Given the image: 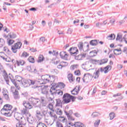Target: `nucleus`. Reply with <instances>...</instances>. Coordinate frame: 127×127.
<instances>
[{
  "instance_id": "680f3d73",
  "label": "nucleus",
  "mask_w": 127,
  "mask_h": 127,
  "mask_svg": "<svg viewBox=\"0 0 127 127\" xmlns=\"http://www.w3.org/2000/svg\"><path fill=\"white\" fill-rule=\"evenodd\" d=\"M123 39H124L126 43H127V35H125L124 36V38Z\"/></svg>"
},
{
  "instance_id": "4d7b16f0",
  "label": "nucleus",
  "mask_w": 127,
  "mask_h": 127,
  "mask_svg": "<svg viewBox=\"0 0 127 127\" xmlns=\"http://www.w3.org/2000/svg\"><path fill=\"white\" fill-rule=\"evenodd\" d=\"M11 62H12L13 64H14V66L15 68H16V66H15V65H16V61H15L14 60H11Z\"/></svg>"
},
{
  "instance_id": "a878e982",
  "label": "nucleus",
  "mask_w": 127,
  "mask_h": 127,
  "mask_svg": "<svg viewBox=\"0 0 127 127\" xmlns=\"http://www.w3.org/2000/svg\"><path fill=\"white\" fill-rule=\"evenodd\" d=\"M90 44L92 46H96L98 45V41L97 40H92L90 41Z\"/></svg>"
},
{
  "instance_id": "ddd939ff",
  "label": "nucleus",
  "mask_w": 127,
  "mask_h": 127,
  "mask_svg": "<svg viewBox=\"0 0 127 127\" xmlns=\"http://www.w3.org/2000/svg\"><path fill=\"white\" fill-rule=\"evenodd\" d=\"M3 77L6 82V84L8 85V83L9 82V80L8 79V75H7V73H6V71H5V70L3 71Z\"/></svg>"
},
{
  "instance_id": "dca6fc26",
  "label": "nucleus",
  "mask_w": 127,
  "mask_h": 127,
  "mask_svg": "<svg viewBox=\"0 0 127 127\" xmlns=\"http://www.w3.org/2000/svg\"><path fill=\"white\" fill-rule=\"evenodd\" d=\"M9 76H11V74L9 73ZM9 79H10L12 83H13V85L16 87L17 89H18V85L16 83V79H12L10 76H9Z\"/></svg>"
},
{
  "instance_id": "f03ea898",
  "label": "nucleus",
  "mask_w": 127,
  "mask_h": 127,
  "mask_svg": "<svg viewBox=\"0 0 127 127\" xmlns=\"http://www.w3.org/2000/svg\"><path fill=\"white\" fill-rule=\"evenodd\" d=\"M11 109H12V106L9 104H6L4 105L3 108L1 110V112H2V111L8 112L4 113V116L5 117H11V115L14 112V110H11Z\"/></svg>"
},
{
  "instance_id": "6ab92c4d",
  "label": "nucleus",
  "mask_w": 127,
  "mask_h": 127,
  "mask_svg": "<svg viewBox=\"0 0 127 127\" xmlns=\"http://www.w3.org/2000/svg\"><path fill=\"white\" fill-rule=\"evenodd\" d=\"M113 97L114 98H116V97H120L118 99H116V101H121V100H123L124 99V97L122 96V93H120L113 95Z\"/></svg>"
},
{
  "instance_id": "13d9d810",
  "label": "nucleus",
  "mask_w": 127,
  "mask_h": 127,
  "mask_svg": "<svg viewBox=\"0 0 127 127\" xmlns=\"http://www.w3.org/2000/svg\"><path fill=\"white\" fill-rule=\"evenodd\" d=\"M57 95H60V96H62V95H63V91L59 90V92H58V94Z\"/></svg>"
},
{
  "instance_id": "58836bf2",
  "label": "nucleus",
  "mask_w": 127,
  "mask_h": 127,
  "mask_svg": "<svg viewBox=\"0 0 127 127\" xmlns=\"http://www.w3.org/2000/svg\"><path fill=\"white\" fill-rule=\"evenodd\" d=\"M28 56H29V54L27 53L26 52H24L22 54L21 57H25V58H26V57H28Z\"/></svg>"
},
{
  "instance_id": "c03bdc74",
  "label": "nucleus",
  "mask_w": 127,
  "mask_h": 127,
  "mask_svg": "<svg viewBox=\"0 0 127 127\" xmlns=\"http://www.w3.org/2000/svg\"><path fill=\"white\" fill-rule=\"evenodd\" d=\"M42 94L43 95H47L48 94V91L45 89V88H43L42 90Z\"/></svg>"
},
{
  "instance_id": "f704fd0d",
  "label": "nucleus",
  "mask_w": 127,
  "mask_h": 127,
  "mask_svg": "<svg viewBox=\"0 0 127 127\" xmlns=\"http://www.w3.org/2000/svg\"><path fill=\"white\" fill-rule=\"evenodd\" d=\"M76 90V88H74L71 91V93L72 94V95H73L74 96L76 95H78V94H79V91H76L75 90Z\"/></svg>"
},
{
  "instance_id": "9d476101",
  "label": "nucleus",
  "mask_w": 127,
  "mask_h": 127,
  "mask_svg": "<svg viewBox=\"0 0 127 127\" xmlns=\"http://www.w3.org/2000/svg\"><path fill=\"white\" fill-rule=\"evenodd\" d=\"M29 80V87L30 86H33L32 87L33 89H36V88H39V86L36 85L37 84V81L36 80H31V79H28Z\"/></svg>"
},
{
  "instance_id": "a19ab883",
  "label": "nucleus",
  "mask_w": 127,
  "mask_h": 127,
  "mask_svg": "<svg viewBox=\"0 0 127 127\" xmlns=\"http://www.w3.org/2000/svg\"><path fill=\"white\" fill-rule=\"evenodd\" d=\"M100 123H101V120H98L95 121L94 123V127H99V125H100Z\"/></svg>"
},
{
  "instance_id": "864d4df0",
  "label": "nucleus",
  "mask_w": 127,
  "mask_h": 127,
  "mask_svg": "<svg viewBox=\"0 0 127 127\" xmlns=\"http://www.w3.org/2000/svg\"><path fill=\"white\" fill-rule=\"evenodd\" d=\"M26 112H27L26 109H23L21 110V113L22 114V115H25V114H26Z\"/></svg>"
},
{
  "instance_id": "e2e57ef3",
  "label": "nucleus",
  "mask_w": 127,
  "mask_h": 127,
  "mask_svg": "<svg viewBox=\"0 0 127 127\" xmlns=\"http://www.w3.org/2000/svg\"><path fill=\"white\" fill-rule=\"evenodd\" d=\"M99 69V72L100 71V72H101V73H103V72H105V69L103 68V67H100Z\"/></svg>"
},
{
  "instance_id": "423d86ee",
  "label": "nucleus",
  "mask_w": 127,
  "mask_h": 127,
  "mask_svg": "<svg viewBox=\"0 0 127 127\" xmlns=\"http://www.w3.org/2000/svg\"><path fill=\"white\" fill-rule=\"evenodd\" d=\"M49 78L50 79H48L47 78H44V76H42L41 77L42 80L40 81L39 82H41L40 84L41 85L42 84H45L46 83H49L50 82H52V80H51V79H54V78L52 76H49Z\"/></svg>"
},
{
  "instance_id": "39448f33",
  "label": "nucleus",
  "mask_w": 127,
  "mask_h": 127,
  "mask_svg": "<svg viewBox=\"0 0 127 127\" xmlns=\"http://www.w3.org/2000/svg\"><path fill=\"white\" fill-rule=\"evenodd\" d=\"M71 56H75L77 54H79V50L77 49V47H72L68 50Z\"/></svg>"
},
{
  "instance_id": "052dcab7",
  "label": "nucleus",
  "mask_w": 127,
  "mask_h": 127,
  "mask_svg": "<svg viewBox=\"0 0 127 127\" xmlns=\"http://www.w3.org/2000/svg\"><path fill=\"white\" fill-rule=\"evenodd\" d=\"M16 81H17V80H23V79H22V78H21V77H20V76H18V75H17V76H16Z\"/></svg>"
},
{
  "instance_id": "69168bd1",
  "label": "nucleus",
  "mask_w": 127,
  "mask_h": 127,
  "mask_svg": "<svg viewBox=\"0 0 127 127\" xmlns=\"http://www.w3.org/2000/svg\"><path fill=\"white\" fill-rule=\"evenodd\" d=\"M67 33H68L69 34H71L72 33V29H71L70 28H69L67 30Z\"/></svg>"
},
{
  "instance_id": "4c0bfd02",
  "label": "nucleus",
  "mask_w": 127,
  "mask_h": 127,
  "mask_svg": "<svg viewBox=\"0 0 127 127\" xmlns=\"http://www.w3.org/2000/svg\"><path fill=\"white\" fill-rule=\"evenodd\" d=\"M8 36H9L10 38H15L16 37V34L13 33H9L8 35Z\"/></svg>"
},
{
  "instance_id": "4468645a",
  "label": "nucleus",
  "mask_w": 127,
  "mask_h": 127,
  "mask_svg": "<svg viewBox=\"0 0 127 127\" xmlns=\"http://www.w3.org/2000/svg\"><path fill=\"white\" fill-rule=\"evenodd\" d=\"M67 79L69 81V83H73L75 81V77H73V74L69 73L67 75Z\"/></svg>"
},
{
  "instance_id": "a211bd4d",
  "label": "nucleus",
  "mask_w": 127,
  "mask_h": 127,
  "mask_svg": "<svg viewBox=\"0 0 127 127\" xmlns=\"http://www.w3.org/2000/svg\"><path fill=\"white\" fill-rule=\"evenodd\" d=\"M14 117L16 121H19L20 119L22 117L21 114L18 112H15L14 115Z\"/></svg>"
},
{
  "instance_id": "6e6d98bb",
  "label": "nucleus",
  "mask_w": 127,
  "mask_h": 127,
  "mask_svg": "<svg viewBox=\"0 0 127 127\" xmlns=\"http://www.w3.org/2000/svg\"><path fill=\"white\" fill-rule=\"evenodd\" d=\"M64 67H65V65L61 64L58 65V69H62Z\"/></svg>"
},
{
  "instance_id": "2f4dec72",
  "label": "nucleus",
  "mask_w": 127,
  "mask_h": 127,
  "mask_svg": "<svg viewBox=\"0 0 127 127\" xmlns=\"http://www.w3.org/2000/svg\"><path fill=\"white\" fill-rule=\"evenodd\" d=\"M5 42L4 40L2 38H0V48L1 47H3V45H4Z\"/></svg>"
},
{
  "instance_id": "9b49d317",
  "label": "nucleus",
  "mask_w": 127,
  "mask_h": 127,
  "mask_svg": "<svg viewBox=\"0 0 127 127\" xmlns=\"http://www.w3.org/2000/svg\"><path fill=\"white\" fill-rule=\"evenodd\" d=\"M73 57H74V59H75V60H82L83 59L86 57V54H80L77 56L76 55L75 56H73Z\"/></svg>"
},
{
  "instance_id": "c9c22d12",
  "label": "nucleus",
  "mask_w": 127,
  "mask_h": 127,
  "mask_svg": "<svg viewBox=\"0 0 127 127\" xmlns=\"http://www.w3.org/2000/svg\"><path fill=\"white\" fill-rule=\"evenodd\" d=\"M28 61H29V62H30V63H34L35 62V61L34 60V58H33L32 57H29L28 58Z\"/></svg>"
},
{
  "instance_id": "bb28decb",
  "label": "nucleus",
  "mask_w": 127,
  "mask_h": 127,
  "mask_svg": "<svg viewBox=\"0 0 127 127\" xmlns=\"http://www.w3.org/2000/svg\"><path fill=\"white\" fill-rule=\"evenodd\" d=\"M97 54V51L94 50L89 53L90 57H95Z\"/></svg>"
},
{
  "instance_id": "b1692460",
  "label": "nucleus",
  "mask_w": 127,
  "mask_h": 127,
  "mask_svg": "<svg viewBox=\"0 0 127 127\" xmlns=\"http://www.w3.org/2000/svg\"><path fill=\"white\" fill-rule=\"evenodd\" d=\"M100 74V69H98L95 72H94L93 76L94 79H97V78H99Z\"/></svg>"
},
{
  "instance_id": "bf43d9fd",
  "label": "nucleus",
  "mask_w": 127,
  "mask_h": 127,
  "mask_svg": "<svg viewBox=\"0 0 127 127\" xmlns=\"http://www.w3.org/2000/svg\"><path fill=\"white\" fill-rule=\"evenodd\" d=\"M53 55H54L55 56H58V52L53 51Z\"/></svg>"
},
{
  "instance_id": "e433bc0d",
  "label": "nucleus",
  "mask_w": 127,
  "mask_h": 127,
  "mask_svg": "<svg viewBox=\"0 0 127 127\" xmlns=\"http://www.w3.org/2000/svg\"><path fill=\"white\" fill-rule=\"evenodd\" d=\"M109 117H110V120H114V119H115V117H116V114H115V113L114 112H111L109 114Z\"/></svg>"
},
{
  "instance_id": "ea45409f",
  "label": "nucleus",
  "mask_w": 127,
  "mask_h": 127,
  "mask_svg": "<svg viewBox=\"0 0 127 127\" xmlns=\"http://www.w3.org/2000/svg\"><path fill=\"white\" fill-rule=\"evenodd\" d=\"M48 108L50 110V111H52V112H55V110L53 109V104H52V103H50L48 105Z\"/></svg>"
},
{
  "instance_id": "f3484780",
  "label": "nucleus",
  "mask_w": 127,
  "mask_h": 127,
  "mask_svg": "<svg viewBox=\"0 0 127 127\" xmlns=\"http://www.w3.org/2000/svg\"><path fill=\"white\" fill-rule=\"evenodd\" d=\"M16 63L17 64V65L18 66H19L20 65L23 66V65L25 64V62H24V61L22 60H19L16 61Z\"/></svg>"
},
{
  "instance_id": "0eeeda50",
  "label": "nucleus",
  "mask_w": 127,
  "mask_h": 127,
  "mask_svg": "<svg viewBox=\"0 0 127 127\" xmlns=\"http://www.w3.org/2000/svg\"><path fill=\"white\" fill-rule=\"evenodd\" d=\"M28 71L34 74H38V70L36 69V67L34 66H28L27 67Z\"/></svg>"
},
{
  "instance_id": "5701e85b",
  "label": "nucleus",
  "mask_w": 127,
  "mask_h": 127,
  "mask_svg": "<svg viewBox=\"0 0 127 127\" xmlns=\"http://www.w3.org/2000/svg\"><path fill=\"white\" fill-rule=\"evenodd\" d=\"M119 40L121 42H123V35L121 33H119L117 35L116 41Z\"/></svg>"
},
{
  "instance_id": "473e14b6",
  "label": "nucleus",
  "mask_w": 127,
  "mask_h": 127,
  "mask_svg": "<svg viewBox=\"0 0 127 127\" xmlns=\"http://www.w3.org/2000/svg\"><path fill=\"white\" fill-rule=\"evenodd\" d=\"M40 101V103L43 105V106H45V97H41Z\"/></svg>"
},
{
  "instance_id": "3c124183",
  "label": "nucleus",
  "mask_w": 127,
  "mask_h": 127,
  "mask_svg": "<svg viewBox=\"0 0 127 127\" xmlns=\"http://www.w3.org/2000/svg\"><path fill=\"white\" fill-rule=\"evenodd\" d=\"M59 86H60V87H62V88H65V86L66 85L63 82H60L59 84Z\"/></svg>"
},
{
  "instance_id": "79ce46f5",
  "label": "nucleus",
  "mask_w": 127,
  "mask_h": 127,
  "mask_svg": "<svg viewBox=\"0 0 127 127\" xmlns=\"http://www.w3.org/2000/svg\"><path fill=\"white\" fill-rule=\"evenodd\" d=\"M13 43H14V40H13L9 39L8 41V45H9V46L12 45V44H13Z\"/></svg>"
},
{
  "instance_id": "37998d69",
  "label": "nucleus",
  "mask_w": 127,
  "mask_h": 127,
  "mask_svg": "<svg viewBox=\"0 0 127 127\" xmlns=\"http://www.w3.org/2000/svg\"><path fill=\"white\" fill-rule=\"evenodd\" d=\"M39 42H42V43H44V42H45V37H41L40 38L39 40Z\"/></svg>"
},
{
  "instance_id": "6e6552de",
  "label": "nucleus",
  "mask_w": 127,
  "mask_h": 127,
  "mask_svg": "<svg viewBox=\"0 0 127 127\" xmlns=\"http://www.w3.org/2000/svg\"><path fill=\"white\" fill-rule=\"evenodd\" d=\"M17 82H20V83H21L25 88L29 87V79L17 80Z\"/></svg>"
},
{
  "instance_id": "09e8293b",
  "label": "nucleus",
  "mask_w": 127,
  "mask_h": 127,
  "mask_svg": "<svg viewBox=\"0 0 127 127\" xmlns=\"http://www.w3.org/2000/svg\"><path fill=\"white\" fill-rule=\"evenodd\" d=\"M75 75H76V76H80L81 75V73L80 72V71L78 70H75L74 71Z\"/></svg>"
},
{
  "instance_id": "cd10ccee",
  "label": "nucleus",
  "mask_w": 127,
  "mask_h": 127,
  "mask_svg": "<svg viewBox=\"0 0 127 127\" xmlns=\"http://www.w3.org/2000/svg\"><path fill=\"white\" fill-rule=\"evenodd\" d=\"M64 113L67 117V119L69 121H75V119L72 118V116L69 115V113L67 111H64Z\"/></svg>"
},
{
  "instance_id": "49530a36",
  "label": "nucleus",
  "mask_w": 127,
  "mask_h": 127,
  "mask_svg": "<svg viewBox=\"0 0 127 127\" xmlns=\"http://www.w3.org/2000/svg\"><path fill=\"white\" fill-rule=\"evenodd\" d=\"M41 115V113L40 112V111L39 110H37L36 111V117L38 118H39V117L38 116Z\"/></svg>"
},
{
  "instance_id": "a18cd8bd",
  "label": "nucleus",
  "mask_w": 127,
  "mask_h": 127,
  "mask_svg": "<svg viewBox=\"0 0 127 127\" xmlns=\"http://www.w3.org/2000/svg\"><path fill=\"white\" fill-rule=\"evenodd\" d=\"M56 127H63V125H62V124L59 122H56Z\"/></svg>"
},
{
  "instance_id": "c85d7f7f",
  "label": "nucleus",
  "mask_w": 127,
  "mask_h": 127,
  "mask_svg": "<svg viewBox=\"0 0 127 127\" xmlns=\"http://www.w3.org/2000/svg\"><path fill=\"white\" fill-rule=\"evenodd\" d=\"M50 92L53 96H54L56 92V89H55V88L53 86L51 88V89L50 90Z\"/></svg>"
},
{
  "instance_id": "c756f323",
  "label": "nucleus",
  "mask_w": 127,
  "mask_h": 127,
  "mask_svg": "<svg viewBox=\"0 0 127 127\" xmlns=\"http://www.w3.org/2000/svg\"><path fill=\"white\" fill-rule=\"evenodd\" d=\"M57 104L56 105V107H62V102H61V100L60 99H56Z\"/></svg>"
},
{
  "instance_id": "8fccbe9b",
  "label": "nucleus",
  "mask_w": 127,
  "mask_h": 127,
  "mask_svg": "<svg viewBox=\"0 0 127 127\" xmlns=\"http://www.w3.org/2000/svg\"><path fill=\"white\" fill-rule=\"evenodd\" d=\"M37 127H44V124H42V123H40L37 125ZM45 127H47L45 126Z\"/></svg>"
},
{
  "instance_id": "393cba45",
  "label": "nucleus",
  "mask_w": 127,
  "mask_h": 127,
  "mask_svg": "<svg viewBox=\"0 0 127 127\" xmlns=\"http://www.w3.org/2000/svg\"><path fill=\"white\" fill-rule=\"evenodd\" d=\"M44 57L42 55H40L38 57V60H37L38 63H40L43 61H44Z\"/></svg>"
},
{
  "instance_id": "2eb2a0df",
  "label": "nucleus",
  "mask_w": 127,
  "mask_h": 127,
  "mask_svg": "<svg viewBox=\"0 0 127 127\" xmlns=\"http://www.w3.org/2000/svg\"><path fill=\"white\" fill-rule=\"evenodd\" d=\"M1 58L3 59L4 61H5V62H11V59H10V58L7 57L6 55H4L3 56H1Z\"/></svg>"
},
{
  "instance_id": "603ef678",
  "label": "nucleus",
  "mask_w": 127,
  "mask_h": 127,
  "mask_svg": "<svg viewBox=\"0 0 127 127\" xmlns=\"http://www.w3.org/2000/svg\"><path fill=\"white\" fill-rule=\"evenodd\" d=\"M56 112H57V115H62V111L60 109H58V110Z\"/></svg>"
},
{
  "instance_id": "de8ad7c7",
  "label": "nucleus",
  "mask_w": 127,
  "mask_h": 127,
  "mask_svg": "<svg viewBox=\"0 0 127 127\" xmlns=\"http://www.w3.org/2000/svg\"><path fill=\"white\" fill-rule=\"evenodd\" d=\"M3 96L6 101H8L9 100V97H8V95H7V94L3 93Z\"/></svg>"
},
{
  "instance_id": "72a5a7b5",
  "label": "nucleus",
  "mask_w": 127,
  "mask_h": 127,
  "mask_svg": "<svg viewBox=\"0 0 127 127\" xmlns=\"http://www.w3.org/2000/svg\"><path fill=\"white\" fill-rule=\"evenodd\" d=\"M112 66L110 65H108L107 66H106V67H104V73L105 74H107V73H108V72H109V71H110V70H109L110 69V68H111Z\"/></svg>"
},
{
  "instance_id": "f257e3e1",
  "label": "nucleus",
  "mask_w": 127,
  "mask_h": 127,
  "mask_svg": "<svg viewBox=\"0 0 127 127\" xmlns=\"http://www.w3.org/2000/svg\"><path fill=\"white\" fill-rule=\"evenodd\" d=\"M39 103V99L35 98L33 97H31L29 99V102L26 101H24L23 102V105L26 109H32V105L35 108H38V103ZM32 104V105H31Z\"/></svg>"
},
{
  "instance_id": "338daca9",
  "label": "nucleus",
  "mask_w": 127,
  "mask_h": 127,
  "mask_svg": "<svg viewBox=\"0 0 127 127\" xmlns=\"http://www.w3.org/2000/svg\"><path fill=\"white\" fill-rule=\"evenodd\" d=\"M97 14H98L99 16H102L103 15V11L98 12Z\"/></svg>"
},
{
  "instance_id": "f8f14e48",
  "label": "nucleus",
  "mask_w": 127,
  "mask_h": 127,
  "mask_svg": "<svg viewBox=\"0 0 127 127\" xmlns=\"http://www.w3.org/2000/svg\"><path fill=\"white\" fill-rule=\"evenodd\" d=\"M60 56L62 59H64V60H67L68 59V54H66V52L65 51L61 52Z\"/></svg>"
},
{
  "instance_id": "412c9836",
  "label": "nucleus",
  "mask_w": 127,
  "mask_h": 127,
  "mask_svg": "<svg viewBox=\"0 0 127 127\" xmlns=\"http://www.w3.org/2000/svg\"><path fill=\"white\" fill-rule=\"evenodd\" d=\"M27 121L29 124H33V123H34V118H33V117H31V115L29 114Z\"/></svg>"
},
{
  "instance_id": "774afa93",
  "label": "nucleus",
  "mask_w": 127,
  "mask_h": 127,
  "mask_svg": "<svg viewBox=\"0 0 127 127\" xmlns=\"http://www.w3.org/2000/svg\"><path fill=\"white\" fill-rule=\"evenodd\" d=\"M14 99H19V95H14Z\"/></svg>"
},
{
  "instance_id": "7c9ffc66",
  "label": "nucleus",
  "mask_w": 127,
  "mask_h": 127,
  "mask_svg": "<svg viewBox=\"0 0 127 127\" xmlns=\"http://www.w3.org/2000/svg\"><path fill=\"white\" fill-rule=\"evenodd\" d=\"M92 118H97V117H99L101 116V114L99 112H93L91 115Z\"/></svg>"
},
{
  "instance_id": "20e7f679",
  "label": "nucleus",
  "mask_w": 127,
  "mask_h": 127,
  "mask_svg": "<svg viewBox=\"0 0 127 127\" xmlns=\"http://www.w3.org/2000/svg\"><path fill=\"white\" fill-rule=\"evenodd\" d=\"M21 45L22 44L20 42H18L14 44V45L11 46V50L13 53H16L17 52V49H20L21 48Z\"/></svg>"
},
{
  "instance_id": "4be33fe9",
  "label": "nucleus",
  "mask_w": 127,
  "mask_h": 127,
  "mask_svg": "<svg viewBox=\"0 0 127 127\" xmlns=\"http://www.w3.org/2000/svg\"><path fill=\"white\" fill-rule=\"evenodd\" d=\"M78 48H79V50L81 52L84 51V48L83 45V42H80L79 43V44L77 45Z\"/></svg>"
},
{
  "instance_id": "aec40b11",
  "label": "nucleus",
  "mask_w": 127,
  "mask_h": 127,
  "mask_svg": "<svg viewBox=\"0 0 127 127\" xmlns=\"http://www.w3.org/2000/svg\"><path fill=\"white\" fill-rule=\"evenodd\" d=\"M107 39L108 40H115L116 39V35L115 34H111L110 35L107 36Z\"/></svg>"
},
{
  "instance_id": "5fc2aeb1",
  "label": "nucleus",
  "mask_w": 127,
  "mask_h": 127,
  "mask_svg": "<svg viewBox=\"0 0 127 127\" xmlns=\"http://www.w3.org/2000/svg\"><path fill=\"white\" fill-rule=\"evenodd\" d=\"M74 116H75V117H76V118H80V117H81V115H80V114L78 113H75L73 114Z\"/></svg>"
},
{
  "instance_id": "7ed1b4c3",
  "label": "nucleus",
  "mask_w": 127,
  "mask_h": 127,
  "mask_svg": "<svg viewBox=\"0 0 127 127\" xmlns=\"http://www.w3.org/2000/svg\"><path fill=\"white\" fill-rule=\"evenodd\" d=\"M63 99L65 104H68V103L71 102V100H72V102H75L76 97L70 95V94L65 93L64 95Z\"/></svg>"
},
{
  "instance_id": "0e129e2a",
  "label": "nucleus",
  "mask_w": 127,
  "mask_h": 127,
  "mask_svg": "<svg viewBox=\"0 0 127 127\" xmlns=\"http://www.w3.org/2000/svg\"><path fill=\"white\" fill-rule=\"evenodd\" d=\"M107 91L103 90L101 92V95H106V94H107Z\"/></svg>"
},
{
  "instance_id": "1a4fd4ad",
  "label": "nucleus",
  "mask_w": 127,
  "mask_h": 127,
  "mask_svg": "<svg viewBox=\"0 0 127 127\" xmlns=\"http://www.w3.org/2000/svg\"><path fill=\"white\" fill-rule=\"evenodd\" d=\"M91 62H100L99 63V65H103L104 64H106L108 63V61H109V60L107 58L103 59L102 60H91Z\"/></svg>"
}]
</instances>
